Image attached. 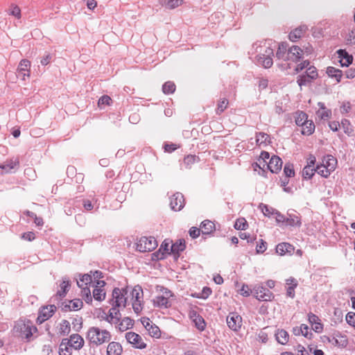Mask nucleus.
<instances>
[{
    "label": "nucleus",
    "instance_id": "1",
    "mask_svg": "<svg viewBox=\"0 0 355 355\" xmlns=\"http://www.w3.org/2000/svg\"><path fill=\"white\" fill-rule=\"evenodd\" d=\"M87 338L90 343L100 345L109 342L111 339V334L107 330L92 327L88 330Z\"/></svg>",
    "mask_w": 355,
    "mask_h": 355
},
{
    "label": "nucleus",
    "instance_id": "2",
    "mask_svg": "<svg viewBox=\"0 0 355 355\" xmlns=\"http://www.w3.org/2000/svg\"><path fill=\"white\" fill-rule=\"evenodd\" d=\"M132 309L136 313H139L143 309V289L141 286H135L131 291Z\"/></svg>",
    "mask_w": 355,
    "mask_h": 355
},
{
    "label": "nucleus",
    "instance_id": "3",
    "mask_svg": "<svg viewBox=\"0 0 355 355\" xmlns=\"http://www.w3.org/2000/svg\"><path fill=\"white\" fill-rule=\"evenodd\" d=\"M32 330H36V328L31 325L30 322L27 323L24 321H18L14 327V331L18 334V336L21 338L29 339L32 335Z\"/></svg>",
    "mask_w": 355,
    "mask_h": 355
},
{
    "label": "nucleus",
    "instance_id": "4",
    "mask_svg": "<svg viewBox=\"0 0 355 355\" xmlns=\"http://www.w3.org/2000/svg\"><path fill=\"white\" fill-rule=\"evenodd\" d=\"M157 247V242L154 237L143 236L137 243V250L141 252H150Z\"/></svg>",
    "mask_w": 355,
    "mask_h": 355
},
{
    "label": "nucleus",
    "instance_id": "5",
    "mask_svg": "<svg viewBox=\"0 0 355 355\" xmlns=\"http://www.w3.org/2000/svg\"><path fill=\"white\" fill-rule=\"evenodd\" d=\"M130 288L125 287L123 288H115L112 291V297L114 301L112 304L113 306L120 307L123 306H125L127 302V297Z\"/></svg>",
    "mask_w": 355,
    "mask_h": 355
},
{
    "label": "nucleus",
    "instance_id": "6",
    "mask_svg": "<svg viewBox=\"0 0 355 355\" xmlns=\"http://www.w3.org/2000/svg\"><path fill=\"white\" fill-rule=\"evenodd\" d=\"M274 56V50L270 46L266 47L263 53H260L257 57V62L259 64L266 69L272 67L273 64L272 57Z\"/></svg>",
    "mask_w": 355,
    "mask_h": 355
},
{
    "label": "nucleus",
    "instance_id": "7",
    "mask_svg": "<svg viewBox=\"0 0 355 355\" xmlns=\"http://www.w3.org/2000/svg\"><path fill=\"white\" fill-rule=\"evenodd\" d=\"M125 337L128 343L131 344L135 348L142 349L146 347V344L138 334L132 331L127 332Z\"/></svg>",
    "mask_w": 355,
    "mask_h": 355
},
{
    "label": "nucleus",
    "instance_id": "8",
    "mask_svg": "<svg viewBox=\"0 0 355 355\" xmlns=\"http://www.w3.org/2000/svg\"><path fill=\"white\" fill-rule=\"evenodd\" d=\"M172 296L173 294L171 291L165 288L163 295L157 296L153 300V304L155 306H157L159 308L170 307L171 304L169 302V298Z\"/></svg>",
    "mask_w": 355,
    "mask_h": 355
},
{
    "label": "nucleus",
    "instance_id": "9",
    "mask_svg": "<svg viewBox=\"0 0 355 355\" xmlns=\"http://www.w3.org/2000/svg\"><path fill=\"white\" fill-rule=\"evenodd\" d=\"M226 320L229 328L234 331H238L241 327L242 318L236 313H230Z\"/></svg>",
    "mask_w": 355,
    "mask_h": 355
},
{
    "label": "nucleus",
    "instance_id": "10",
    "mask_svg": "<svg viewBox=\"0 0 355 355\" xmlns=\"http://www.w3.org/2000/svg\"><path fill=\"white\" fill-rule=\"evenodd\" d=\"M255 297L261 301H270L272 293L262 286H255L253 289Z\"/></svg>",
    "mask_w": 355,
    "mask_h": 355
},
{
    "label": "nucleus",
    "instance_id": "11",
    "mask_svg": "<svg viewBox=\"0 0 355 355\" xmlns=\"http://www.w3.org/2000/svg\"><path fill=\"white\" fill-rule=\"evenodd\" d=\"M170 206L174 211H180L184 206V199L182 193L177 192L171 197Z\"/></svg>",
    "mask_w": 355,
    "mask_h": 355
},
{
    "label": "nucleus",
    "instance_id": "12",
    "mask_svg": "<svg viewBox=\"0 0 355 355\" xmlns=\"http://www.w3.org/2000/svg\"><path fill=\"white\" fill-rule=\"evenodd\" d=\"M56 309V306L53 304L42 307L40 311L37 321H39L40 323H42L47 320L53 315Z\"/></svg>",
    "mask_w": 355,
    "mask_h": 355
},
{
    "label": "nucleus",
    "instance_id": "13",
    "mask_svg": "<svg viewBox=\"0 0 355 355\" xmlns=\"http://www.w3.org/2000/svg\"><path fill=\"white\" fill-rule=\"evenodd\" d=\"M303 55V51L297 46H292L288 49L286 59L297 62L299 61Z\"/></svg>",
    "mask_w": 355,
    "mask_h": 355
},
{
    "label": "nucleus",
    "instance_id": "14",
    "mask_svg": "<svg viewBox=\"0 0 355 355\" xmlns=\"http://www.w3.org/2000/svg\"><path fill=\"white\" fill-rule=\"evenodd\" d=\"M282 164V159L278 156L273 155L267 164V166L272 173H277L281 170Z\"/></svg>",
    "mask_w": 355,
    "mask_h": 355
},
{
    "label": "nucleus",
    "instance_id": "15",
    "mask_svg": "<svg viewBox=\"0 0 355 355\" xmlns=\"http://www.w3.org/2000/svg\"><path fill=\"white\" fill-rule=\"evenodd\" d=\"M70 285L71 284L69 279L66 277H63L62 281L60 284V289L57 291L55 295L56 300L64 297L66 295L67 292L69 290V288L70 287Z\"/></svg>",
    "mask_w": 355,
    "mask_h": 355
},
{
    "label": "nucleus",
    "instance_id": "16",
    "mask_svg": "<svg viewBox=\"0 0 355 355\" xmlns=\"http://www.w3.org/2000/svg\"><path fill=\"white\" fill-rule=\"evenodd\" d=\"M68 340L71 346L73 347L75 350L80 349L85 343L83 338L77 334L71 335Z\"/></svg>",
    "mask_w": 355,
    "mask_h": 355
},
{
    "label": "nucleus",
    "instance_id": "17",
    "mask_svg": "<svg viewBox=\"0 0 355 355\" xmlns=\"http://www.w3.org/2000/svg\"><path fill=\"white\" fill-rule=\"evenodd\" d=\"M123 352V347L119 343L111 342L107 347V355H121Z\"/></svg>",
    "mask_w": 355,
    "mask_h": 355
},
{
    "label": "nucleus",
    "instance_id": "18",
    "mask_svg": "<svg viewBox=\"0 0 355 355\" xmlns=\"http://www.w3.org/2000/svg\"><path fill=\"white\" fill-rule=\"evenodd\" d=\"M73 349V347L69 344L68 338L62 340L59 346L60 355H71Z\"/></svg>",
    "mask_w": 355,
    "mask_h": 355
},
{
    "label": "nucleus",
    "instance_id": "19",
    "mask_svg": "<svg viewBox=\"0 0 355 355\" xmlns=\"http://www.w3.org/2000/svg\"><path fill=\"white\" fill-rule=\"evenodd\" d=\"M119 307L113 306L109 311V315L106 318V320L110 323H117L120 320L121 314Z\"/></svg>",
    "mask_w": 355,
    "mask_h": 355
},
{
    "label": "nucleus",
    "instance_id": "20",
    "mask_svg": "<svg viewBox=\"0 0 355 355\" xmlns=\"http://www.w3.org/2000/svg\"><path fill=\"white\" fill-rule=\"evenodd\" d=\"M338 57L340 58V62L343 67H348L352 62L353 58L349 55L345 50L340 49L337 51Z\"/></svg>",
    "mask_w": 355,
    "mask_h": 355
},
{
    "label": "nucleus",
    "instance_id": "21",
    "mask_svg": "<svg viewBox=\"0 0 355 355\" xmlns=\"http://www.w3.org/2000/svg\"><path fill=\"white\" fill-rule=\"evenodd\" d=\"M294 251V247L288 243H282L277 245L276 252L280 255L286 253L291 254Z\"/></svg>",
    "mask_w": 355,
    "mask_h": 355
},
{
    "label": "nucleus",
    "instance_id": "22",
    "mask_svg": "<svg viewBox=\"0 0 355 355\" xmlns=\"http://www.w3.org/2000/svg\"><path fill=\"white\" fill-rule=\"evenodd\" d=\"M19 164V162L15 160H9L6 162L4 164L0 166V173L3 174V173H9L12 169H14Z\"/></svg>",
    "mask_w": 355,
    "mask_h": 355
},
{
    "label": "nucleus",
    "instance_id": "23",
    "mask_svg": "<svg viewBox=\"0 0 355 355\" xmlns=\"http://www.w3.org/2000/svg\"><path fill=\"white\" fill-rule=\"evenodd\" d=\"M159 4L168 9H174L183 3V0H159Z\"/></svg>",
    "mask_w": 355,
    "mask_h": 355
},
{
    "label": "nucleus",
    "instance_id": "24",
    "mask_svg": "<svg viewBox=\"0 0 355 355\" xmlns=\"http://www.w3.org/2000/svg\"><path fill=\"white\" fill-rule=\"evenodd\" d=\"M307 28L305 26H300L295 28L293 31L291 32L289 34V39L292 42L296 41L297 39L300 38L302 35L305 33Z\"/></svg>",
    "mask_w": 355,
    "mask_h": 355
},
{
    "label": "nucleus",
    "instance_id": "25",
    "mask_svg": "<svg viewBox=\"0 0 355 355\" xmlns=\"http://www.w3.org/2000/svg\"><path fill=\"white\" fill-rule=\"evenodd\" d=\"M288 44L286 43H281L279 44L278 49L276 53V57L279 60H287L286 56L288 53Z\"/></svg>",
    "mask_w": 355,
    "mask_h": 355
},
{
    "label": "nucleus",
    "instance_id": "26",
    "mask_svg": "<svg viewBox=\"0 0 355 355\" xmlns=\"http://www.w3.org/2000/svg\"><path fill=\"white\" fill-rule=\"evenodd\" d=\"M327 73L329 77L334 78L337 83H339L343 76V71L334 67H328L327 69Z\"/></svg>",
    "mask_w": 355,
    "mask_h": 355
},
{
    "label": "nucleus",
    "instance_id": "27",
    "mask_svg": "<svg viewBox=\"0 0 355 355\" xmlns=\"http://www.w3.org/2000/svg\"><path fill=\"white\" fill-rule=\"evenodd\" d=\"M200 229L203 234H209L215 229V225L211 220H206L202 222Z\"/></svg>",
    "mask_w": 355,
    "mask_h": 355
},
{
    "label": "nucleus",
    "instance_id": "28",
    "mask_svg": "<svg viewBox=\"0 0 355 355\" xmlns=\"http://www.w3.org/2000/svg\"><path fill=\"white\" fill-rule=\"evenodd\" d=\"M133 324H134V320L128 317H125L119 324V329L121 331H125L127 329L132 328Z\"/></svg>",
    "mask_w": 355,
    "mask_h": 355
},
{
    "label": "nucleus",
    "instance_id": "29",
    "mask_svg": "<svg viewBox=\"0 0 355 355\" xmlns=\"http://www.w3.org/2000/svg\"><path fill=\"white\" fill-rule=\"evenodd\" d=\"M185 249V243L184 240H179L171 245V252L178 254L180 252Z\"/></svg>",
    "mask_w": 355,
    "mask_h": 355
},
{
    "label": "nucleus",
    "instance_id": "30",
    "mask_svg": "<svg viewBox=\"0 0 355 355\" xmlns=\"http://www.w3.org/2000/svg\"><path fill=\"white\" fill-rule=\"evenodd\" d=\"M302 135H311L315 130V125L312 121H308L302 126Z\"/></svg>",
    "mask_w": 355,
    "mask_h": 355
},
{
    "label": "nucleus",
    "instance_id": "31",
    "mask_svg": "<svg viewBox=\"0 0 355 355\" xmlns=\"http://www.w3.org/2000/svg\"><path fill=\"white\" fill-rule=\"evenodd\" d=\"M275 336L277 342L282 345L286 344L288 340V334L284 329L278 330Z\"/></svg>",
    "mask_w": 355,
    "mask_h": 355
},
{
    "label": "nucleus",
    "instance_id": "32",
    "mask_svg": "<svg viewBox=\"0 0 355 355\" xmlns=\"http://www.w3.org/2000/svg\"><path fill=\"white\" fill-rule=\"evenodd\" d=\"M256 142L258 145L267 144L270 143V136L264 132H259L256 136Z\"/></svg>",
    "mask_w": 355,
    "mask_h": 355
},
{
    "label": "nucleus",
    "instance_id": "33",
    "mask_svg": "<svg viewBox=\"0 0 355 355\" xmlns=\"http://www.w3.org/2000/svg\"><path fill=\"white\" fill-rule=\"evenodd\" d=\"M70 323L67 320H63L60 324V334L62 336L68 335L70 333Z\"/></svg>",
    "mask_w": 355,
    "mask_h": 355
},
{
    "label": "nucleus",
    "instance_id": "34",
    "mask_svg": "<svg viewBox=\"0 0 355 355\" xmlns=\"http://www.w3.org/2000/svg\"><path fill=\"white\" fill-rule=\"evenodd\" d=\"M191 317L193 318V321L196 327L200 330H203L205 327L204 319L201 316L198 315H197L196 313H193L192 315H191Z\"/></svg>",
    "mask_w": 355,
    "mask_h": 355
},
{
    "label": "nucleus",
    "instance_id": "35",
    "mask_svg": "<svg viewBox=\"0 0 355 355\" xmlns=\"http://www.w3.org/2000/svg\"><path fill=\"white\" fill-rule=\"evenodd\" d=\"M315 171L319 175H320L321 176H322L324 178H327L331 172L330 170L328 169V166L324 165V163L321 165L317 166L315 168Z\"/></svg>",
    "mask_w": 355,
    "mask_h": 355
},
{
    "label": "nucleus",
    "instance_id": "36",
    "mask_svg": "<svg viewBox=\"0 0 355 355\" xmlns=\"http://www.w3.org/2000/svg\"><path fill=\"white\" fill-rule=\"evenodd\" d=\"M315 168L311 167L310 165H306L302 170V176L305 179H311L315 174Z\"/></svg>",
    "mask_w": 355,
    "mask_h": 355
},
{
    "label": "nucleus",
    "instance_id": "37",
    "mask_svg": "<svg viewBox=\"0 0 355 355\" xmlns=\"http://www.w3.org/2000/svg\"><path fill=\"white\" fill-rule=\"evenodd\" d=\"M93 297L96 300L101 302L105 298V292L100 288H95L93 291Z\"/></svg>",
    "mask_w": 355,
    "mask_h": 355
},
{
    "label": "nucleus",
    "instance_id": "38",
    "mask_svg": "<svg viewBox=\"0 0 355 355\" xmlns=\"http://www.w3.org/2000/svg\"><path fill=\"white\" fill-rule=\"evenodd\" d=\"M340 127L343 129L345 134L351 135L354 131L352 125L347 119H343L341 121Z\"/></svg>",
    "mask_w": 355,
    "mask_h": 355
},
{
    "label": "nucleus",
    "instance_id": "39",
    "mask_svg": "<svg viewBox=\"0 0 355 355\" xmlns=\"http://www.w3.org/2000/svg\"><path fill=\"white\" fill-rule=\"evenodd\" d=\"M175 85L171 82H166L162 86V91L165 94H170L175 92Z\"/></svg>",
    "mask_w": 355,
    "mask_h": 355
},
{
    "label": "nucleus",
    "instance_id": "40",
    "mask_svg": "<svg viewBox=\"0 0 355 355\" xmlns=\"http://www.w3.org/2000/svg\"><path fill=\"white\" fill-rule=\"evenodd\" d=\"M81 295L87 304L92 303V297L91 295L89 288L87 286L83 288L81 291Z\"/></svg>",
    "mask_w": 355,
    "mask_h": 355
},
{
    "label": "nucleus",
    "instance_id": "41",
    "mask_svg": "<svg viewBox=\"0 0 355 355\" xmlns=\"http://www.w3.org/2000/svg\"><path fill=\"white\" fill-rule=\"evenodd\" d=\"M307 121V115L306 113L301 112L297 114V116L295 118V123L297 125L302 126Z\"/></svg>",
    "mask_w": 355,
    "mask_h": 355
},
{
    "label": "nucleus",
    "instance_id": "42",
    "mask_svg": "<svg viewBox=\"0 0 355 355\" xmlns=\"http://www.w3.org/2000/svg\"><path fill=\"white\" fill-rule=\"evenodd\" d=\"M286 224L291 226L300 225L301 222L300 218L295 215L289 214L288 217L286 220Z\"/></svg>",
    "mask_w": 355,
    "mask_h": 355
},
{
    "label": "nucleus",
    "instance_id": "43",
    "mask_svg": "<svg viewBox=\"0 0 355 355\" xmlns=\"http://www.w3.org/2000/svg\"><path fill=\"white\" fill-rule=\"evenodd\" d=\"M248 224L244 218H239L236 220L234 228L236 230H245L247 229Z\"/></svg>",
    "mask_w": 355,
    "mask_h": 355
},
{
    "label": "nucleus",
    "instance_id": "44",
    "mask_svg": "<svg viewBox=\"0 0 355 355\" xmlns=\"http://www.w3.org/2000/svg\"><path fill=\"white\" fill-rule=\"evenodd\" d=\"M305 74L310 80H313L318 78L317 69L315 67L311 66L307 68Z\"/></svg>",
    "mask_w": 355,
    "mask_h": 355
},
{
    "label": "nucleus",
    "instance_id": "45",
    "mask_svg": "<svg viewBox=\"0 0 355 355\" xmlns=\"http://www.w3.org/2000/svg\"><path fill=\"white\" fill-rule=\"evenodd\" d=\"M30 66H31V62L28 60H26V59L22 60L20 62L19 67H18V69H17L18 73H21L22 71L28 72Z\"/></svg>",
    "mask_w": 355,
    "mask_h": 355
},
{
    "label": "nucleus",
    "instance_id": "46",
    "mask_svg": "<svg viewBox=\"0 0 355 355\" xmlns=\"http://www.w3.org/2000/svg\"><path fill=\"white\" fill-rule=\"evenodd\" d=\"M336 159L331 155H328L325 159V164L328 166V169L333 171L335 169Z\"/></svg>",
    "mask_w": 355,
    "mask_h": 355
},
{
    "label": "nucleus",
    "instance_id": "47",
    "mask_svg": "<svg viewBox=\"0 0 355 355\" xmlns=\"http://www.w3.org/2000/svg\"><path fill=\"white\" fill-rule=\"evenodd\" d=\"M284 173L286 175V177L287 178L294 176L295 171H294L293 165L290 163L286 164V165L284 166Z\"/></svg>",
    "mask_w": 355,
    "mask_h": 355
},
{
    "label": "nucleus",
    "instance_id": "48",
    "mask_svg": "<svg viewBox=\"0 0 355 355\" xmlns=\"http://www.w3.org/2000/svg\"><path fill=\"white\" fill-rule=\"evenodd\" d=\"M147 330L148 331L149 334L153 337L159 338L161 335L159 328L153 324L150 325Z\"/></svg>",
    "mask_w": 355,
    "mask_h": 355
},
{
    "label": "nucleus",
    "instance_id": "49",
    "mask_svg": "<svg viewBox=\"0 0 355 355\" xmlns=\"http://www.w3.org/2000/svg\"><path fill=\"white\" fill-rule=\"evenodd\" d=\"M228 101L225 98H223L220 101H219L218 104V107L216 109V113L220 114L227 107Z\"/></svg>",
    "mask_w": 355,
    "mask_h": 355
},
{
    "label": "nucleus",
    "instance_id": "50",
    "mask_svg": "<svg viewBox=\"0 0 355 355\" xmlns=\"http://www.w3.org/2000/svg\"><path fill=\"white\" fill-rule=\"evenodd\" d=\"M312 80L306 76V74L300 75L297 77V83L300 87L306 85L307 83H311Z\"/></svg>",
    "mask_w": 355,
    "mask_h": 355
},
{
    "label": "nucleus",
    "instance_id": "51",
    "mask_svg": "<svg viewBox=\"0 0 355 355\" xmlns=\"http://www.w3.org/2000/svg\"><path fill=\"white\" fill-rule=\"evenodd\" d=\"M259 207L265 216H269L270 215L274 214L276 211L275 209L269 207L266 205L261 204Z\"/></svg>",
    "mask_w": 355,
    "mask_h": 355
},
{
    "label": "nucleus",
    "instance_id": "52",
    "mask_svg": "<svg viewBox=\"0 0 355 355\" xmlns=\"http://www.w3.org/2000/svg\"><path fill=\"white\" fill-rule=\"evenodd\" d=\"M69 303L71 304V310L74 311L80 309L83 305V302L79 299L70 300L69 301Z\"/></svg>",
    "mask_w": 355,
    "mask_h": 355
},
{
    "label": "nucleus",
    "instance_id": "53",
    "mask_svg": "<svg viewBox=\"0 0 355 355\" xmlns=\"http://www.w3.org/2000/svg\"><path fill=\"white\" fill-rule=\"evenodd\" d=\"M211 293V290L209 287H204L200 293L196 295L198 298L207 299Z\"/></svg>",
    "mask_w": 355,
    "mask_h": 355
},
{
    "label": "nucleus",
    "instance_id": "54",
    "mask_svg": "<svg viewBox=\"0 0 355 355\" xmlns=\"http://www.w3.org/2000/svg\"><path fill=\"white\" fill-rule=\"evenodd\" d=\"M10 15L15 16L17 19L21 18V10L17 6H11V10L9 12Z\"/></svg>",
    "mask_w": 355,
    "mask_h": 355
},
{
    "label": "nucleus",
    "instance_id": "55",
    "mask_svg": "<svg viewBox=\"0 0 355 355\" xmlns=\"http://www.w3.org/2000/svg\"><path fill=\"white\" fill-rule=\"evenodd\" d=\"M346 321L349 325L355 327V313L349 312L346 315Z\"/></svg>",
    "mask_w": 355,
    "mask_h": 355
},
{
    "label": "nucleus",
    "instance_id": "56",
    "mask_svg": "<svg viewBox=\"0 0 355 355\" xmlns=\"http://www.w3.org/2000/svg\"><path fill=\"white\" fill-rule=\"evenodd\" d=\"M112 101L111 98L107 95L101 96L98 102V107H101L103 105H110V101Z\"/></svg>",
    "mask_w": 355,
    "mask_h": 355
},
{
    "label": "nucleus",
    "instance_id": "57",
    "mask_svg": "<svg viewBox=\"0 0 355 355\" xmlns=\"http://www.w3.org/2000/svg\"><path fill=\"white\" fill-rule=\"evenodd\" d=\"M171 242L167 241V240H164L163 241V243H162L161 246H160V250L164 252V253L165 252H167L168 254H170L169 252V250H171Z\"/></svg>",
    "mask_w": 355,
    "mask_h": 355
},
{
    "label": "nucleus",
    "instance_id": "58",
    "mask_svg": "<svg viewBox=\"0 0 355 355\" xmlns=\"http://www.w3.org/2000/svg\"><path fill=\"white\" fill-rule=\"evenodd\" d=\"M302 329L303 330V332L301 333V335L306 338L311 339L313 334L309 331V327L306 324H302Z\"/></svg>",
    "mask_w": 355,
    "mask_h": 355
},
{
    "label": "nucleus",
    "instance_id": "59",
    "mask_svg": "<svg viewBox=\"0 0 355 355\" xmlns=\"http://www.w3.org/2000/svg\"><path fill=\"white\" fill-rule=\"evenodd\" d=\"M261 243L257 245L256 250L257 253H263L267 249V243L263 240H260Z\"/></svg>",
    "mask_w": 355,
    "mask_h": 355
},
{
    "label": "nucleus",
    "instance_id": "60",
    "mask_svg": "<svg viewBox=\"0 0 355 355\" xmlns=\"http://www.w3.org/2000/svg\"><path fill=\"white\" fill-rule=\"evenodd\" d=\"M310 62L309 60H304L302 63L297 64L295 69V72L296 73H299L300 71H302L304 69L308 67Z\"/></svg>",
    "mask_w": 355,
    "mask_h": 355
},
{
    "label": "nucleus",
    "instance_id": "61",
    "mask_svg": "<svg viewBox=\"0 0 355 355\" xmlns=\"http://www.w3.org/2000/svg\"><path fill=\"white\" fill-rule=\"evenodd\" d=\"M35 235L33 232H25L21 235V239L28 241H33L35 239Z\"/></svg>",
    "mask_w": 355,
    "mask_h": 355
},
{
    "label": "nucleus",
    "instance_id": "62",
    "mask_svg": "<svg viewBox=\"0 0 355 355\" xmlns=\"http://www.w3.org/2000/svg\"><path fill=\"white\" fill-rule=\"evenodd\" d=\"M164 252H162L160 249L158 251L152 254V259L153 260H159L164 259Z\"/></svg>",
    "mask_w": 355,
    "mask_h": 355
},
{
    "label": "nucleus",
    "instance_id": "63",
    "mask_svg": "<svg viewBox=\"0 0 355 355\" xmlns=\"http://www.w3.org/2000/svg\"><path fill=\"white\" fill-rule=\"evenodd\" d=\"M200 232V229L193 227L189 230V234L193 239H196L199 236Z\"/></svg>",
    "mask_w": 355,
    "mask_h": 355
},
{
    "label": "nucleus",
    "instance_id": "64",
    "mask_svg": "<svg viewBox=\"0 0 355 355\" xmlns=\"http://www.w3.org/2000/svg\"><path fill=\"white\" fill-rule=\"evenodd\" d=\"M297 355H309V352L301 345L297 346Z\"/></svg>",
    "mask_w": 355,
    "mask_h": 355
}]
</instances>
